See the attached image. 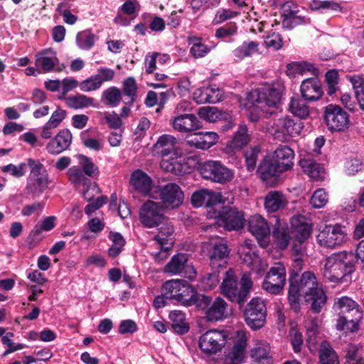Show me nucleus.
<instances>
[{
  "label": "nucleus",
  "mask_w": 364,
  "mask_h": 364,
  "mask_svg": "<svg viewBox=\"0 0 364 364\" xmlns=\"http://www.w3.org/2000/svg\"><path fill=\"white\" fill-rule=\"evenodd\" d=\"M303 128L302 122L295 121L291 117L286 115L274 120L272 132L276 136H279V134L294 136L300 134Z\"/></svg>",
  "instance_id": "nucleus-18"
},
{
  "label": "nucleus",
  "mask_w": 364,
  "mask_h": 364,
  "mask_svg": "<svg viewBox=\"0 0 364 364\" xmlns=\"http://www.w3.org/2000/svg\"><path fill=\"white\" fill-rule=\"evenodd\" d=\"M249 141L247 127L245 124H241L230 142V146L235 149H241L246 146Z\"/></svg>",
  "instance_id": "nucleus-50"
},
{
  "label": "nucleus",
  "mask_w": 364,
  "mask_h": 364,
  "mask_svg": "<svg viewBox=\"0 0 364 364\" xmlns=\"http://www.w3.org/2000/svg\"><path fill=\"white\" fill-rule=\"evenodd\" d=\"M151 197L159 200L164 209L173 210L179 208L184 200V193L180 186L175 183L158 186Z\"/></svg>",
  "instance_id": "nucleus-6"
},
{
  "label": "nucleus",
  "mask_w": 364,
  "mask_h": 364,
  "mask_svg": "<svg viewBox=\"0 0 364 364\" xmlns=\"http://www.w3.org/2000/svg\"><path fill=\"white\" fill-rule=\"evenodd\" d=\"M327 193L323 188H318L314 191L310 199V203L314 208H321L328 203Z\"/></svg>",
  "instance_id": "nucleus-58"
},
{
  "label": "nucleus",
  "mask_w": 364,
  "mask_h": 364,
  "mask_svg": "<svg viewBox=\"0 0 364 364\" xmlns=\"http://www.w3.org/2000/svg\"><path fill=\"white\" fill-rule=\"evenodd\" d=\"M355 91V97L361 109L364 110V78L360 75L349 77Z\"/></svg>",
  "instance_id": "nucleus-48"
},
{
  "label": "nucleus",
  "mask_w": 364,
  "mask_h": 364,
  "mask_svg": "<svg viewBox=\"0 0 364 364\" xmlns=\"http://www.w3.org/2000/svg\"><path fill=\"white\" fill-rule=\"evenodd\" d=\"M237 31L235 24H226L224 26L218 28L215 31V37L218 38H225L233 36Z\"/></svg>",
  "instance_id": "nucleus-64"
},
{
  "label": "nucleus",
  "mask_w": 364,
  "mask_h": 364,
  "mask_svg": "<svg viewBox=\"0 0 364 364\" xmlns=\"http://www.w3.org/2000/svg\"><path fill=\"white\" fill-rule=\"evenodd\" d=\"M105 105L114 107L118 106L122 99V92L117 87H111L105 90L102 93Z\"/></svg>",
  "instance_id": "nucleus-54"
},
{
  "label": "nucleus",
  "mask_w": 364,
  "mask_h": 364,
  "mask_svg": "<svg viewBox=\"0 0 364 364\" xmlns=\"http://www.w3.org/2000/svg\"><path fill=\"white\" fill-rule=\"evenodd\" d=\"M323 118L331 132H343L350 125L349 115L338 105L331 104L326 106Z\"/></svg>",
  "instance_id": "nucleus-9"
},
{
  "label": "nucleus",
  "mask_w": 364,
  "mask_h": 364,
  "mask_svg": "<svg viewBox=\"0 0 364 364\" xmlns=\"http://www.w3.org/2000/svg\"><path fill=\"white\" fill-rule=\"evenodd\" d=\"M169 318L171 321L173 330L180 335L187 333L189 326L186 322L185 314L181 311H172L169 314Z\"/></svg>",
  "instance_id": "nucleus-39"
},
{
  "label": "nucleus",
  "mask_w": 364,
  "mask_h": 364,
  "mask_svg": "<svg viewBox=\"0 0 364 364\" xmlns=\"http://www.w3.org/2000/svg\"><path fill=\"white\" fill-rule=\"evenodd\" d=\"M257 247L250 239H246L238 247L237 252L240 259L247 265L250 266L259 260Z\"/></svg>",
  "instance_id": "nucleus-32"
},
{
  "label": "nucleus",
  "mask_w": 364,
  "mask_h": 364,
  "mask_svg": "<svg viewBox=\"0 0 364 364\" xmlns=\"http://www.w3.org/2000/svg\"><path fill=\"white\" fill-rule=\"evenodd\" d=\"M56 223L55 216H48L38 221L30 233V236L36 239L38 238L43 232H49L52 230Z\"/></svg>",
  "instance_id": "nucleus-43"
},
{
  "label": "nucleus",
  "mask_w": 364,
  "mask_h": 364,
  "mask_svg": "<svg viewBox=\"0 0 364 364\" xmlns=\"http://www.w3.org/2000/svg\"><path fill=\"white\" fill-rule=\"evenodd\" d=\"M303 171L314 181L324 179V170L321 164L311 159H303L299 162Z\"/></svg>",
  "instance_id": "nucleus-35"
},
{
  "label": "nucleus",
  "mask_w": 364,
  "mask_h": 364,
  "mask_svg": "<svg viewBox=\"0 0 364 364\" xmlns=\"http://www.w3.org/2000/svg\"><path fill=\"white\" fill-rule=\"evenodd\" d=\"M28 164L21 163L18 165L12 164L4 166L1 168V171L5 173H9L11 176L16 178H21L26 173V166Z\"/></svg>",
  "instance_id": "nucleus-60"
},
{
  "label": "nucleus",
  "mask_w": 364,
  "mask_h": 364,
  "mask_svg": "<svg viewBox=\"0 0 364 364\" xmlns=\"http://www.w3.org/2000/svg\"><path fill=\"white\" fill-rule=\"evenodd\" d=\"M246 346L247 343L245 339L238 340L226 356L225 364H240L244 358Z\"/></svg>",
  "instance_id": "nucleus-38"
},
{
  "label": "nucleus",
  "mask_w": 364,
  "mask_h": 364,
  "mask_svg": "<svg viewBox=\"0 0 364 364\" xmlns=\"http://www.w3.org/2000/svg\"><path fill=\"white\" fill-rule=\"evenodd\" d=\"M68 148V129L60 131L47 145V150L52 154H59Z\"/></svg>",
  "instance_id": "nucleus-34"
},
{
  "label": "nucleus",
  "mask_w": 364,
  "mask_h": 364,
  "mask_svg": "<svg viewBox=\"0 0 364 364\" xmlns=\"http://www.w3.org/2000/svg\"><path fill=\"white\" fill-rule=\"evenodd\" d=\"M158 227L159 232L155 235L154 239L161 247V252L156 253L155 255V259L156 260H160L167 257V251L173 245L172 236L174 230L173 225L166 218V217H164V221L160 223V225Z\"/></svg>",
  "instance_id": "nucleus-17"
},
{
  "label": "nucleus",
  "mask_w": 364,
  "mask_h": 364,
  "mask_svg": "<svg viewBox=\"0 0 364 364\" xmlns=\"http://www.w3.org/2000/svg\"><path fill=\"white\" fill-rule=\"evenodd\" d=\"M199 117L209 122H215L225 118L227 114L222 113L217 107H204L199 109L198 112Z\"/></svg>",
  "instance_id": "nucleus-49"
},
{
  "label": "nucleus",
  "mask_w": 364,
  "mask_h": 364,
  "mask_svg": "<svg viewBox=\"0 0 364 364\" xmlns=\"http://www.w3.org/2000/svg\"><path fill=\"white\" fill-rule=\"evenodd\" d=\"M294 151L288 146H279L271 158L283 172L291 169L294 165Z\"/></svg>",
  "instance_id": "nucleus-29"
},
{
  "label": "nucleus",
  "mask_w": 364,
  "mask_h": 364,
  "mask_svg": "<svg viewBox=\"0 0 364 364\" xmlns=\"http://www.w3.org/2000/svg\"><path fill=\"white\" fill-rule=\"evenodd\" d=\"M323 358L328 363H332L331 360H333L335 363H339L336 353L327 341H322L320 346L319 360L321 364H323Z\"/></svg>",
  "instance_id": "nucleus-52"
},
{
  "label": "nucleus",
  "mask_w": 364,
  "mask_h": 364,
  "mask_svg": "<svg viewBox=\"0 0 364 364\" xmlns=\"http://www.w3.org/2000/svg\"><path fill=\"white\" fill-rule=\"evenodd\" d=\"M201 173L203 178L221 184L230 182L234 177V172L218 161H206Z\"/></svg>",
  "instance_id": "nucleus-12"
},
{
  "label": "nucleus",
  "mask_w": 364,
  "mask_h": 364,
  "mask_svg": "<svg viewBox=\"0 0 364 364\" xmlns=\"http://www.w3.org/2000/svg\"><path fill=\"white\" fill-rule=\"evenodd\" d=\"M246 324L252 330H258L264 326L267 307L264 301L256 297L250 300L244 312Z\"/></svg>",
  "instance_id": "nucleus-7"
},
{
  "label": "nucleus",
  "mask_w": 364,
  "mask_h": 364,
  "mask_svg": "<svg viewBox=\"0 0 364 364\" xmlns=\"http://www.w3.org/2000/svg\"><path fill=\"white\" fill-rule=\"evenodd\" d=\"M178 154L176 156L169 155L164 157L160 163L161 168L166 172H170L174 175H181L183 172V165L178 160Z\"/></svg>",
  "instance_id": "nucleus-40"
},
{
  "label": "nucleus",
  "mask_w": 364,
  "mask_h": 364,
  "mask_svg": "<svg viewBox=\"0 0 364 364\" xmlns=\"http://www.w3.org/2000/svg\"><path fill=\"white\" fill-rule=\"evenodd\" d=\"M259 151L260 149L258 146L252 148L246 151L245 156L248 171H252L255 168Z\"/></svg>",
  "instance_id": "nucleus-61"
},
{
  "label": "nucleus",
  "mask_w": 364,
  "mask_h": 364,
  "mask_svg": "<svg viewBox=\"0 0 364 364\" xmlns=\"http://www.w3.org/2000/svg\"><path fill=\"white\" fill-rule=\"evenodd\" d=\"M218 136L214 132H198L187 140V144L200 149H208L216 144Z\"/></svg>",
  "instance_id": "nucleus-30"
},
{
  "label": "nucleus",
  "mask_w": 364,
  "mask_h": 364,
  "mask_svg": "<svg viewBox=\"0 0 364 364\" xmlns=\"http://www.w3.org/2000/svg\"><path fill=\"white\" fill-rule=\"evenodd\" d=\"M285 284L286 281L274 279L272 274H266L262 287L266 292L277 295L284 290Z\"/></svg>",
  "instance_id": "nucleus-41"
},
{
  "label": "nucleus",
  "mask_w": 364,
  "mask_h": 364,
  "mask_svg": "<svg viewBox=\"0 0 364 364\" xmlns=\"http://www.w3.org/2000/svg\"><path fill=\"white\" fill-rule=\"evenodd\" d=\"M45 87L52 92L58 91L62 88L63 94L68 91V80L64 79L63 82L60 80H49L45 82Z\"/></svg>",
  "instance_id": "nucleus-63"
},
{
  "label": "nucleus",
  "mask_w": 364,
  "mask_h": 364,
  "mask_svg": "<svg viewBox=\"0 0 364 364\" xmlns=\"http://www.w3.org/2000/svg\"><path fill=\"white\" fill-rule=\"evenodd\" d=\"M355 256L351 252H338L326 259L323 275L328 281L334 283L348 282L355 271Z\"/></svg>",
  "instance_id": "nucleus-3"
},
{
  "label": "nucleus",
  "mask_w": 364,
  "mask_h": 364,
  "mask_svg": "<svg viewBox=\"0 0 364 364\" xmlns=\"http://www.w3.org/2000/svg\"><path fill=\"white\" fill-rule=\"evenodd\" d=\"M213 217L218 218L227 230H240L244 227L245 218L235 207L223 206L221 211L215 212Z\"/></svg>",
  "instance_id": "nucleus-16"
},
{
  "label": "nucleus",
  "mask_w": 364,
  "mask_h": 364,
  "mask_svg": "<svg viewBox=\"0 0 364 364\" xmlns=\"http://www.w3.org/2000/svg\"><path fill=\"white\" fill-rule=\"evenodd\" d=\"M228 304L224 299L217 296L205 311V317L210 322L224 320L228 316Z\"/></svg>",
  "instance_id": "nucleus-23"
},
{
  "label": "nucleus",
  "mask_w": 364,
  "mask_h": 364,
  "mask_svg": "<svg viewBox=\"0 0 364 364\" xmlns=\"http://www.w3.org/2000/svg\"><path fill=\"white\" fill-rule=\"evenodd\" d=\"M264 44L267 48H272L275 50H278L283 46V40L279 33L274 32L265 38Z\"/></svg>",
  "instance_id": "nucleus-62"
},
{
  "label": "nucleus",
  "mask_w": 364,
  "mask_h": 364,
  "mask_svg": "<svg viewBox=\"0 0 364 364\" xmlns=\"http://www.w3.org/2000/svg\"><path fill=\"white\" fill-rule=\"evenodd\" d=\"M298 273L294 269L290 274L289 287V302L291 309L295 312L300 310V297L304 296L307 304H310L311 311L315 314L321 312L326 303L327 296L324 291L318 287L315 275L311 272L302 274L299 282Z\"/></svg>",
  "instance_id": "nucleus-1"
},
{
  "label": "nucleus",
  "mask_w": 364,
  "mask_h": 364,
  "mask_svg": "<svg viewBox=\"0 0 364 364\" xmlns=\"http://www.w3.org/2000/svg\"><path fill=\"white\" fill-rule=\"evenodd\" d=\"M309 102L301 97H292L289 104V110L294 116L305 119L310 114Z\"/></svg>",
  "instance_id": "nucleus-33"
},
{
  "label": "nucleus",
  "mask_w": 364,
  "mask_h": 364,
  "mask_svg": "<svg viewBox=\"0 0 364 364\" xmlns=\"http://www.w3.org/2000/svg\"><path fill=\"white\" fill-rule=\"evenodd\" d=\"M227 334L225 331L209 330L199 338V347L206 355H215L225 347Z\"/></svg>",
  "instance_id": "nucleus-10"
},
{
  "label": "nucleus",
  "mask_w": 364,
  "mask_h": 364,
  "mask_svg": "<svg viewBox=\"0 0 364 364\" xmlns=\"http://www.w3.org/2000/svg\"><path fill=\"white\" fill-rule=\"evenodd\" d=\"M130 184L137 192L147 195L151 191L152 180L145 172L137 169L131 175Z\"/></svg>",
  "instance_id": "nucleus-31"
},
{
  "label": "nucleus",
  "mask_w": 364,
  "mask_h": 364,
  "mask_svg": "<svg viewBox=\"0 0 364 364\" xmlns=\"http://www.w3.org/2000/svg\"><path fill=\"white\" fill-rule=\"evenodd\" d=\"M239 288L238 277L232 269H229L225 274L220 285L223 295L230 301L242 306L249 297L252 288V280L250 272H245L241 278Z\"/></svg>",
  "instance_id": "nucleus-4"
},
{
  "label": "nucleus",
  "mask_w": 364,
  "mask_h": 364,
  "mask_svg": "<svg viewBox=\"0 0 364 364\" xmlns=\"http://www.w3.org/2000/svg\"><path fill=\"white\" fill-rule=\"evenodd\" d=\"M333 310L337 316L336 328L338 331L356 333L363 318L360 306L348 296L336 298Z\"/></svg>",
  "instance_id": "nucleus-2"
},
{
  "label": "nucleus",
  "mask_w": 364,
  "mask_h": 364,
  "mask_svg": "<svg viewBox=\"0 0 364 364\" xmlns=\"http://www.w3.org/2000/svg\"><path fill=\"white\" fill-rule=\"evenodd\" d=\"M77 159L79 164L86 176L92 178H95L99 176V168L90 158L83 155H78Z\"/></svg>",
  "instance_id": "nucleus-51"
},
{
  "label": "nucleus",
  "mask_w": 364,
  "mask_h": 364,
  "mask_svg": "<svg viewBox=\"0 0 364 364\" xmlns=\"http://www.w3.org/2000/svg\"><path fill=\"white\" fill-rule=\"evenodd\" d=\"M115 73L113 70L107 68H100L95 75L82 81L80 83V89L85 92L95 91L101 87L104 82L112 80Z\"/></svg>",
  "instance_id": "nucleus-19"
},
{
  "label": "nucleus",
  "mask_w": 364,
  "mask_h": 364,
  "mask_svg": "<svg viewBox=\"0 0 364 364\" xmlns=\"http://www.w3.org/2000/svg\"><path fill=\"white\" fill-rule=\"evenodd\" d=\"M222 201L220 193H216L208 189H200L194 192L191 196V203L194 207L205 206L213 208Z\"/></svg>",
  "instance_id": "nucleus-22"
},
{
  "label": "nucleus",
  "mask_w": 364,
  "mask_h": 364,
  "mask_svg": "<svg viewBox=\"0 0 364 364\" xmlns=\"http://www.w3.org/2000/svg\"><path fill=\"white\" fill-rule=\"evenodd\" d=\"M95 100L82 94L70 97V107L83 109L93 105Z\"/></svg>",
  "instance_id": "nucleus-57"
},
{
  "label": "nucleus",
  "mask_w": 364,
  "mask_h": 364,
  "mask_svg": "<svg viewBox=\"0 0 364 364\" xmlns=\"http://www.w3.org/2000/svg\"><path fill=\"white\" fill-rule=\"evenodd\" d=\"M28 166L31 171L27 178L25 192L33 198L38 197L48 186V175L39 161L29 158Z\"/></svg>",
  "instance_id": "nucleus-5"
},
{
  "label": "nucleus",
  "mask_w": 364,
  "mask_h": 364,
  "mask_svg": "<svg viewBox=\"0 0 364 364\" xmlns=\"http://www.w3.org/2000/svg\"><path fill=\"white\" fill-rule=\"evenodd\" d=\"M178 141L176 137L170 134H163L159 137L154 144V152L162 158L169 155L176 156V145Z\"/></svg>",
  "instance_id": "nucleus-27"
},
{
  "label": "nucleus",
  "mask_w": 364,
  "mask_h": 364,
  "mask_svg": "<svg viewBox=\"0 0 364 364\" xmlns=\"http://www.w3.org/2000/svg\"><path fill=\"white\" fill-rule=\"evenodd\" d=\"M163 208L156 202L148 200L139 210V220L141 224L149 228L158 227L164 220Z\"/></svg>",
  "instance_id": "nucleus-13"
},
{
  "label": "nucleus",
  "mask_w": 364,
  "mask_h": 364,
  "mask_svg": "<svg viewBox=\"0 0 364 364\" xmlns=\"http://www.w3.org/2000/svg\"><path fill=\"white\" fill-rule=\"evenodd\" d=\"M258 52L259 43L257 41H244L241 46L236 48L233 50V54L236 58L243 59L257 53Z\"/></svg>",
  "instance_id": "nucleus-44"
},
{
  "label": "nucleus",
  "mask_w": 364,
  "mask_h": 364,
  "mask_svg": "<svg viewBox=\"0 0 364 364\" xmlns=\"http://www.w3.org/2000/svg\"><path fill=\"white\" fill-rule=\"evenodd\" d=\"M109 238L112 241V245L108 250V254L111 257H115L122 252L125 241L123 237L118 232H111Z\"/></svg>",
  "instance_id": "nucleus-56"
},
{
  "label": "nucleus",
  "mask_w": 364,
  "mask_h": 364,
  "mask_svg": "<svg viewBox=\"0 0 364 364\" xmlns=\"http://www.w3.org/2000/svg\"><path fill=\"white\" fill-rule=\"evenodd\" d=\"M283 89L281 86L263 87L257 90L256 102L268 107H276L281 100Z\"/></svg>",
  "instance_id": "nucleus-28"
},
{
  "label": "nucleus",
  "mask_w": 364,
  "mask_h": 364,
  "mask_svg": "<svg viewBox=\"0 0 364 364\" xmlns=\"http://www.w3.org/2000/svg\"><path fill=\"white\" fill-rule=\"evenodd\" d=\"M281 173H283L282 169L279 168L277 164L269 157L263 159L257 169L261 180L270 185L277 179Z\"/></svg>",
  "instance_id": "nucleus-26"
},
{
  "label": "nucleus",
  "mask_w": 364,
  "mask_h": 364,
  "mask_svg": "<svg viewBox=\"0 0 364 364\" xmlns=\"http://www.w3.org/2000/svg\"><path fill=\"white\" fill-rule=\"evenodd\" d=\"M220 281L219 269H213L212 272L204 274L200 279V284L205 290H212Z\"/></svg>",
  "instance_id": "nucleus-53"
},
{
  "label": "nucleus",
  "mask_w": 364,
  "mask_h": 364,
  "mask_svg": "<svg viewBox=\"0 0 364 364\" xmlns=\"http://www.w3.org/2000/svg\"><path fill=\"white\" fill-rule=\"evenodd\" d=\"M286 199L284 195L278 191H270L264 199V208L268 213H274L284 208Z\"/></svg>",
  "instance_id": "nucleus-36"
},
{
  "label": "nucleus",
  "mask_w": 364,
  "mask_h": 364,
  "mask_svg": "<svg viewBox=\"0 0 364 364\" xmlns=\"http://www.w3.org/2000/svg\"><path fill=\"white\" fill-rule=\"evenodd\" d=\"M230 255L228 246L221 242H215L208 252L210 266L212 269L225 268Z\"/></svg>",
  "instance_id": "nucleus-20"
},
{
  "label": "nucleus",
  "mask_w": 364,
  "mask_h": 364,
  "mask_svg": "<svg viewBox=\"0 0 364 364\" xmlns=\"http://www.w3.org/2000/svg\"><path fill=\"white\" fill-rule=\"evenodd\" d=\"M270 347L267 343H260L251 350V357L257 362L267 359L269 355Z\"/></svg>",
  "instance_id": "nucleus-59"
},
{
  "label": "nucleus",
  "mask_w": 364,
  "mask_h": 364,
  "mask_svg": "<svg viewBox=\"0 0 364 364\" xmlns=\"http://www.w3.org/2000/svg\"><path fill=\"white\" fill-rule=\"evenodd\" d=\"M95 38L90 30H85L77 33L76 43L81 49L89 50L94 46Z\"/></svg>",
  "instance_id": "nucleus-55"
},
{
  "label": "nucleus",
  "mask_w": 364,
  "mask_h": 364,
  "mask_svg": "<svg viewBox=\"0 0 364 364\" xmlns=\"http://www.w3.org/2000/svg\"><path fill=\"white\" fill-rule=\"evenodd\" d=\"M189 300L186 306H195L198 310H207L208 306L210 304L211 297L203 294L198 293L194 289L191 296L188 297Z\"/></svg>",
  "instance_id": "nucleus-46"
},
{
  "label": "nucleus",
  "mask_w": 364,
  "mask_h": 364,
  "mask_svg": "<svg viewBox=\"0 0 364 364\" xmlns=\"http://www.w3.org/2000/svg\"><path fill=\"white\" fill-rule=\"evenodd\" d=\"M58 63L56 52L52 48H46L35 55V65L42 73L51 72Z\"/></svg>",
  "instance_id": "nucleus-24"
},
{
  "label": "nucleus",
  "mask_w": 364,
  "mask_h": 364,
  "mask_svg": "<svg viewBox=\"0 0 364 364\" xmlns=\"http://www.w3.org/2000/svg\"><path fill=\"white\" fill-rule=\"evenodd\" d=\"M272 235L279 249L284 250L288 246L290 235L286 225H282L277 221L274 225Z\"/></svg>",
  "instance_id": "nucleus-42"
},
{
  "label": "nucleus",
  "mask_w": 364,
  "mask_h": 364,
  "mask_svg": "<svg viewBox=\"0 0 364 364\" xmlns=\"http://www.w3.org/2000/svg\"><path fill=\"white\" fill-rule=\"evenodd\" d=\"M307 72L314 76H317L318 74V70L316 67L306 62L291 63L287 66V74L291 77H295L296 75H304Z\"/></svg>",
  "instance_id": "nucleus-37"
},
{
  "label": "nucleus",
  "mask_w": 364,
  "mask_h": 364,
  "mask_svg": "<svg viewBox=\"0 0 364 364\" xmlns=\"http://www.w3.org/2000/svg\"><path fill=\"white\" fill-rule=\"evenodd\" d=\"M138 86L135 79L133 77L126 78L122 85L123 94L129 97V101L126 105L132 106L137 98Z\"/></svg>",
  "instance_id": "nucleus-45"
},
{
  "label": "nucleus",
  "mask_w": 364,
  "mask_h": 364,
  "mask_svg": "<svg viewBox=\"0 0 364 364\" xmlns=\"http://www.w3.org/2000/svg\"><path fill=\"white\" fill-rule=\"evenodd\" d=\"M247 229L255 237L259 245L266 248L269 244L270 228L264 218L255 214L247 220Z\"/></svg>",
  "instance_id": "nucleus-14"
},
{
  "label": "nucleus",
  "mask_w": 364,
  "mask_h": 364,
  "mask_svg": "<svg viewBox=\"0 0 364 364\" xmlns=\"http://www.w3.org/2000/svg\"><path fill=\"white\" fill-rule=\"evenodd\" d=\"M347 240L348 236L344 228L338 224L326 225L317 235L318 243L327 248L341 247Z\"/></svg>",
  "instance_id": "nucleus-8"
},
{
  "label": "nucleus",
  "mask_w": 364,
  "mask_h": 364,
  "mask_svg": "<svg viewBox=\"0 0 364 364\" xmlns=\"http://www.w3.org/2000/svg\"><path fill=\"white\" fill-rule=\"evenodd\" d=\"M294 230V240L296 241L306 242L311 232V227L306 223H301L299 220L291 222Z\"/></svg>",
  "instance_id": "nucleus-47"
},
{
  "label": "nucleus",
  "mask_w": 364,
  "mask_h": 364,
  "mask_svg": "<svg viewBox=\"0 0 364 364\" xmlns=\"http://www.w3.org/2000/svg\"><path fill=\"white\" fill-rule=\"evenodd\" d=\"M173 128L186 133L196 131L201 127V123L193 114H179L171 120Z\"/></svg>",
  "instance_id": "nucleus-25"
},
{
  "label": "nucleus",
  "mask_w": 364,
  "mask_h": 364,
  "mask_svg": "<svg viewBox=\"0 0 364 364\" xmlns=\"http://www.w3.org/2000/svg\"><path fill=\"white\" fill-rule=\"evenodd\" d=\"M301 97L307 102H317L323 95L321 81L317 76L304 80L300 85Z\"/></svg>",
  "instance_id": "nucleus-21"
},
{
  "label": "nucleus",
  "mask_w": 364,
  "mask_h": 364,
  "mask_svg": "<svg viewBox=\"0 0 364 364\" xmlns=\"http://www.w3.org/2000/svg\"><path fill=\"white\" fill-rule=\"evenodd\" d=\"M162 290L166 298L174 299L186 306L193 288L184 280L173 279L165 282Z\"/></svg>",
  "instance_id": "nucleus-11"
},
{
  "label": "nucleus",
  "mask_w": 364,
  "mask_h": 364,
  "mask_svg": "<svg viewBox=\"0 0 364 364\" xmlns=\"http://www.w3.org/2000/svg\"><path fill=\"white\" fill-rule=\"evenodd\" d=\"M188 257L186 254L178 253L172 257L170 262L165 266L164 271L193 280L196 277V271L192 265L188 264Z\"/></svg>",
  "instance_id": "nucleus-15"
}]
</instances>
